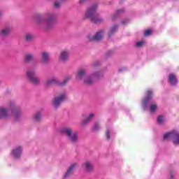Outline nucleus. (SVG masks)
Wrapping results in <instances>:
<instances>
[{
    "instance_id": "15",
    "label": "nucleus",
    "mask_w": 179,
    "mask_h": 179,
    "mask_svg": "<svg viewBox=\"0 0 179 179\" xmlns=\"http://www.w3.org/2000/svg\"><path fill=\"white\" fill-rule=\"evenodd\" d=\"M59 61H62L65 62V61H68L69 59V52L68 51H63L61 52L59 57Z\"/></svg>"
},
{
    "instance_id": "3",
    "label": "nucleus",
    "mask_w": 179,
    "mask_h": 179,
    "mask_svg": "<svg viewBox=\"0 0 179 179\" xmlns=\"http://www.w3.org/2000/svg\"><path fill=\"white\" fill-rule=\"evenodd\" d=\"M57 22V15L54 13H49L46 15V19L43 18L41 15L36 17V23L45 30H48L54 26V23Z\"/></svg>"
},
{
    "instance_id": "19",
    "label": "nucleus",
    "mask_w": 179,
    "mask_h": 179,
    "mask_svg": "<svg viewBox=\"0 0 179 179\" xmlns=\"http://www.w3.org/2000/svg\"><path fill=\"white\" fill-rule=\"evenodd\" d=\"M94 118V114L90 113L83 122V125H86L87 124H89Z\"/></svg>"
},
{
    "instance_id": "25",
    "label": "nucleus",
    "mask_w": 179,
    "mask_h": 179,
    "mask_svg": "<svg viewBox=\"0 0 179 179\" xmlns=\"http://www.w3.org/2000/svg\"><path fill=\"white\" fill-rule=\"evenodd\" d=\"M111 134H113V129H107L106 131V136L107 139H110L111 138V136H110Z\"/></svg>"
},
{
    "instance_id": "26",
    "label": "nucleus",
    "mask_w": 179,
    "mask_h": 179,
    "mask_svg": "<svg viewBox=\"0 0 179 179\" xmlns=\"http://www.w3.org/2000/svg\"><path fill=\"white\" fill-rule=\"evenodd\" d=\"M33 34L28 33L25 36V38L27 41H31L33 40Z\"/></svg>"
},
{
    "instance_id": "20",
    "label": "nucleus",
    "mask_w": 179,
    "mask_h": 179,
    "mask_svg": "<svg viewBox=\"0 0 179 179\" xmlns=\"http://www.w3.org/2000/svg\"><path fill=\"white\" fill-rule=\"evenodd\" d=\"M157 110V104L155 102H152L150 104V111L151 114H153Z\"/></svg>"
},
{
    "instance_id": "1",
    "label": "nucleus",
    "mask_w": 179,
    "mask_h": 179,
    "mask_svg": "<svg viewBox=\"0 0 179 179\" xmlns=\"http://www.w3.org/2000/svg\"><path fill=\"white\" fill-rule=\"evenodd\" d=\"M14 117L15 120H18L20 117V110L17 109L15 103H10L8 106L0 107V120L3 118H10Z\"/></svg>"
},
{
    "instance_id": "6",
    "label": "nucleus",
    "mask_w": 179,
    "mask_h": 179,
    "mask_svg": "<svg viewBox=\"0 0 179 179\" xmlns=\"http://www.w3.org/2000/svg\"><path fill=\"white\" fill-rule=\"evenodd\" d=\"M72 77L71 76H68L65 78L63 82L58 80L55 78H49L45 83V87H50V86H52V85H58L59 86H65L68 81L71 79Z\"/></svg>"
},
{
    "instance_id": "31",
    "label": "nucleus",
    "mask_w": 179,
    "mask_h": 179,
    "mask_svg": "<svg viewBox=\"0 0 179 179\" xmlns=\"http://www.w3.org/2000/svg\"><path fill=\"white\" fill-rule=\"evenodd\" d=\"M150 34H152V30L150 29H148L144 32V36L145 37H148V36H150Z\"/></svg>"
},
{
    "instance_id": "21",
    "label": "nucleus",
    "mask_w": 179,
    "mask_h": 179,
    "mask_svg": "<svg viewBox=\"0 0 179 179\" xmlns=\"http://www.w3.org/2000/svg\"><path fill=\"white\" fill-rule=\"evenodd\" d=\"M34 59V56L32 54H27L24 56L25 62H31Z\"/></svg>"
},
{
    "instance_id": "10",
    "label": "nucleus",
    "mask_w": 179,
    "mask_h": 179,
    "mask_svg": "<svg viewBox=\"0 0 179 179\" xmlns=\"http://www.w3.org/2000/svg\"><path fill=\"white\" fill-rule=\"evenodd\" d=\"M104 37V31L101 30L96 33L95 36H92V34H88L87 38L90 41H100Z\"/></svg>"
},
{
    "instance_id": "36",
    "label": "nucleus",
    "mask_w": 179,
    "mask_h": 179,
    "mask_svg": "<svg viewBox=\"0 0 179 179\" xmlns=\"http://www.w3.org/2000/svg\"><path fill=\"white\" fill-rule=\"evenodd\" d=\"M0 86H1V82H0Z\"/></svg>"
},
{
    "instance_id": "14",
    "label": "nucleus",
    "mask_w": 179,
    "mask_h": 179,
    "mask_svg": "<svg viewBox=\"0 0 179 179\" xmlns=\"http://www.w3.org/2000/svg\"><path fill=\"white\" fill-rule=\"evenodd\" d=\"M83 169H85V171L88 173L92 172V170L94 169V166L90 161H87L83 164Z\"/></svg>"
},
{
    "instance_id": "11",
    "label": "nucleus",
    "mask_w": 179,
    "mask_h": 179,
    "mask_svg": "<svg viewBox=\"0 0 179 179\" xmlns=\"http://www.w3.org/2000/svg\"><path fill=\"white\" fill-rule=\"evenodd\" d=\"M66 99V94L65 93H63L58 96L55 97L53 100V106L55 108H58L59 106H61V103L64 101Z\"/></svg>"
},
{
    "instance_id": "30",
    "label": "nucleus",
    "mask_w": 179,
    "mask_h": 179,
    "mask_svg": "<svg viewBox=\"0 0 179 179\" xmlns=\"http://www.w3.org/2000/svg\"><path fill=\"white\" fill-rule=\"evenodd\" d=\"M100 124H99V122H95L94 127H93V130L94 131H99V129H100Z\"/></svg>"
},
{
    "instance_id": "24",
    "label": "nucleus",
    "mask_w": 179,
    "mask_h": 179,
    "mask_svg": "<svg viewBox=\"0 0 179 179\" xmlns=\"http://www.w3.org/2000/svg\"><path fill=\"white\" fill-rule=\"evenodd\" d=\"M117 30H118V26L117 25H113L111 28L110 30L109 31V37H111V34L115 33V31H117Z\"/></svg>"
},
{
    "instance_id": "12",
    "label": "nucleus",
    "mask_w": 179,
    "mask_h": 179,
    "mask_svg": "<svg viewBox=\"0 0 179 179\" xmlns=\"http://www.w3.org/2000/svg\"><path fill=\"white\" fill-rule=\"evenodd\" d=\"M22 148L21 146H17L11 151V156L15 159H19L22 156Z\"/></svg>"
},
{
    "instance_id": "17",
    "label": "nucleus",
    "mask_w": 179,
    "mask_h": 179,
    "mask_svg": "<svg viewBox=\"0 0 179 179\" xmlns=\"http://www.w3.org/2000/svg\"><path fill=\"white\" fill-rule=\"evenodd\" d=\"M10 31H12V29L10 27H6L4 29L1 30V36L3 37H6L10 34Z\"/></svg>"
},
{
    "instance_id": "9",
    "label": "nucleus",
    "mask_w": 179,
    "mask_h": 179,
    "mask_svg": "<svg viewBox=\"0 0 179 179\" xmlns=\"http://www.w3.org/2000/svg\"><path fill=\"white\" fill-rule=\"evenodd\" d=\"M153 97V92L152 90H148L145 99L143 100L142 108L143 110H147L149 107V103Z\"/></svg>"
},
{
    "instance_id": "32",
    "label": "nucleus",
    "mask_w": 179,
    "mask_h": 179,
    "mask_svg": "<svg viewBox=\"0 0 179 179\" xmlns=\"http://www.w3.org/2000/svg\"><path fill=\"white\" fill-rule=\"evenodd\" d=\"M129 22V20H124L123 21H122V24H127V23H128Z\"/></svg>"
},
{
    "instance_id": "28",
    "label": "nucleus",
    "mask_w": 179,
    "mask_h": 179,
    "mask_svg": "<svg viewBox=\"0 0 179 179\" xmlns=\"http://www.w3.org/2000/svg\"><path fill=\"white\" fill-rule=\"evenodd\" d=\"M64 0H59V1H55L54 3V6L55 8H59L61 6V3H62V2H64Z\"/></svg>"
},
{
    "instance_id": "22",
    "label": "nucleus",
    "mask_w": 179,
    "mask_h": 179,
    "mask_svg": "<svg viewBox=\"0 0 179 179\" xmlns=\"http://www.w3.org/2000/svg\"><path fill=\"white\" fill-rule=\"evenodd\" d=\"M124 8H122V9H119L116 11V13L110 16V19L111 20H115V17H117V15H120V13H124Z\"/></svg>"
},
{
    "instance_id": "29",
    "label": "nucleus",
    "mask_w": 179,
    "mask_h": 179,
    "mask_svg": "<svg viewBox=\"0 0 179 179\" xmlns=\"http://www.w3.org/2000/svg\"><path fill=\"white\" fill-rule=\"evenodd\" d=\"M143 45H145V41H137L136 43V47H138V48H141V47Z\"/></svg>"
},
{
    "instance_id": "16",
    "label": "nucleus",
    "mask_w": 179,
    "mask_h": 179,
    "mask_svg": "<svg viewBox=\"0 0 179 179\" xmlns=\"http://www.w3.org/2000/svg\"><path fill=\"white\" fill-rule=\"evenodd\" d=\"M169 82L173 86H175V85H177V83H178V80H177V77H176V76L173 73L169 74Z\"/></svg>"
},
{
    "instance_id": "35",
    "label": "nucleus",
    "mask_w": 179,
    "mask_h": 179,
    "mask_svg": "<svg viewBox=\"0 0 179 179\" xmlns=\"http://www.w3.org/2000/svg\"><path fill=\"white\" fill-rule=\"evenodd\" d=\"M1 16H3V11L2 10H0V17Z\"/></svg>"
},
{
    "instance_id": "8",
    "label": "nucleus",
    "mask_w": 179,
    "mask_h": 179,
    "mask_svg": "<svg viewBox=\"0 0 179 179\" xmlns=\"http://www.w3.org/2000/svg\"><path fill=\"white\" fill-rule=\"evenodd\" d=\"M27 77L29 80L33 83V85H35L36 86L39 85L40 80L36 77V69L28 70L27 71Z\"/></svg>"
},
{
    "instance_id": "7",
    "label": "nucleus",
    "mask_w": 179,
    "mask_h": 179,
    "mask_svg": "<svg viewBox=\"0 0 179 179\" xmlns=\"http://www.w3.org/2000/svg\"><path fill=\"white\" fill-rule=\"evenodd\" d=\"M164 139H168L173 141V145H179V132L177 130H173L164 135Z\"/></svg>"
},
{
    "instance_id": "4",
    "label": "nucleus",
    "mask_w": 179,
    "mask_h": 179,
    "mask_svg": "<svg viewBox=\"0 0 179 179\" xmlns=\"http://www.w3.org/2000/svg\"><path fill=\"white\" fill-rule=\"evenodd\" d=\"M99 8V4L94 3L91 6H90L85 11L83 19H90L92 23H95V24H99V23H103L104 22V18L101 17H97L96 15V12H97V9Z\"/></svg>"
},
{
    "instance_id": "27",
    "label": "nucleus",
    "mask_w": 179,
    "mask_h": 179,
    "mask_svg": "<svg viewBox=\"0 0 179 179\" xmlns=\"http://www.w3.org/2000/svg\"><path fill=\"white\" fill-rule=\"evenodd\" d=\"M35 121H40L41 120V113L37 112L34 115Z\"/></svg>"
},
{
    "instance_id": "13",
    "label": "nucleus",
    "mask_w": 179,
    "mask_h": 179,
    "mask_svg": "<svg viewBox=\"0 0 179 179\" xmlns=\"http://www.w3.org/2000/svg\"><path fill=\"white\" fill-rule=\"evenodd\" d=\"M79 165L78 164V163H73L72 164L69 168L67 169V171L66 172V173L64 174V178H68V177H69L72 173H73V171L76 170V169H77V167Z\"/></svg>"
},
{
    "instance_id": "34",
    "label": "nucleus",
    "mask_w": 179,
    "mask_h": 179,
    "mask_svg": "<svg viewBox=\"0 0 179 179\" xmlns=\"http://www.w3.org/2000/svg\"><path fill=\"white\" fill-rule=\"evenodd\" d=\"M86 1H87V0H80V1H79V3H80V5H82V4L85 3V2H86Z\"/></svg>"
},
{
    "instance_id": "33",
    "label": "nucleus",
    "mask_w": 179,
    "mask_h": 179,
    "mask_svg": "<svg viewBox=\"0 0 179 179\" xmlns=\"http://www.w3.org/2000/svg\"><path fill=\"white\" fill-rule=\"evenodd\" d=\"M170 179H174V173L171 172L170 173Z\"/></svg>"
},
{
    "instance_id": "2",
    "label": "nucleus",
    "mask_w": 179,
    "mask_h": 179,
    "mask_svg": "<svg viewBox=\"0 0 179 179\" xmlns=\"http://www.w3.org/2000/svg\"><path fill=\"white\" fill-rule=\"evenodd\" d=\"M102 76L103 73L101 71H96L91 76H86V70L80 69L78 71L76 79L83 80L85 85H93L94 82H96L97 79H100Z\"/></svg>"
},
{
    "instance_id": "23",
    "label": "nucleus",
    "mask_w": 179,
    "mask_h": 179,
    "mask_svg": "<svg viewBox=\"0 0 179 179\" xmlns=\"http://www.w3.org/2000/svg\"><path fill=\"white\" fill-rule=\"evenodd\" d=\"M164 122H166V117H164V116H163V115L158 116L157 123L159 125H163V124H164Z\"/></svg>"
},
{
    "instance_id": "18",
    "label": "nucleus",
    "mask_w": 179,
    "mask_h": 179,
    "mask_svg": "<svg viewBox=\"0 0 179 179\" xmlns=\"http://www.w3.org/2000/svg\"><path fill=\"white\" fill-rule=\"evenodd\" d=\"M50 61V53L44 52L42 53V62L47 64Z\"/></svg>"
},
{
    "instance_id": "5",
    "label": "nucleus",
    "mask_w": 179,
    "mask_h": 179,
    "mask_svg": "<svg viewBox=\"0 0 179 179\" xmlns=\"http://www.w3.org/2000/svg\"><path fill=\"white\" fill-rule=\"evenodd\" d=\"M60 134L65 135L71 143H76L79 141L78 131H73L71 127H64L60 129Z\"/></svg>"
}]
</instances>
